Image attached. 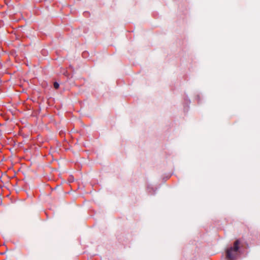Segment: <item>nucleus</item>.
I'll return each instance as SVG.
<instances>
[{
    "mask_svg": "<svg viewBox=\"0 0 260 260\" xmlns=\"http://www.w3.org/2000/svg\"><path fill=\"white\" fill-rule=\"evenodd\" d=\"M53 86L54 88L58 89L59 88V85L57 82H55L54 83Z\"/></svg>",
    "mask_w": 260,
    "mask_h": 260,
    "instance_id": "f03ea898",
    "label": "nucleus"
},
{
    "mask_svg": "<svg viewBox=\"0 0 260 260\" xmlns=\"http://www.w3.org/2000/svg\"><path fill=\"white\" fill-rule=\"evenodd\" d=\"M240 241L237 240L234 243L233 247L228 249L226 251V258L227 260H235L238 255L239 249Z\"/></svg>",
    "mask_w": 260,
    "mask_h": 260,
    "instance_id": "f257e3e1",
    "label": "nucleus"
},
{
    "mask_svg": "<svg viewBox=\"0 0 260 260\" xmlns=\"http://www.w3.org/2000/svg\"><path fill=\"white\" fill-rule=\"evenodd\" d=\"M73 181V180H70L69 182L70 183L72 182Z\"/></svg>",
    "mask_w": 260,
    "mask_h": 260,
    "instance_id": "7ed1b4c3",
    "label": "nucleus"
}]
</instances>
